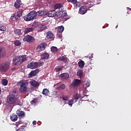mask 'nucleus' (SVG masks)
Masks as SVG:
<instances>
[{"mask_svg": "<svg viewBox=\"0 0 131 131\" xmlns=\"http://www.w3.org/2000/svg\"><path fill=\"white\" fill-rule=\"evenodd\" d=\"M19 98L18 92L13 90L7 97V103L10 104H15Z\"/></svg>", "mask_w": 131, "mask_h": 131, "instance_id": "f257e3e1", "label": "nucleus"}, {"mask_svg": "<svg viewBox=\"0 0 131 131\" xmlns=\"http://www.w3.org/2000/svg\"><path fill=\"white\" fill-rule=\"evenodd\" d=\"M26 60H27V55L15 56L13 59V63L14 66H20Z\"/></svg>", "mask_w": 131, "mask_h": 131, "instance_id": "f03ea898", "label": "nucleus"}, {"mask_svg": "<svg viewBox=\"0 0 131 131\" xmlns=\"http://www.w3.org/2000/svg\"><path fill=\"white\" fill-rule=\"evenodd\" d=\"M19 84H20L19 88V93L23 94H26L28 91L29 82L27 81L21 82L19 81L18 82L17 85L19 86Z\"/></svg>", "mask_w": 131, "mask_h": 131, "instance_id": "7ed1b4c3", "label": "nucleus"}, {"mask_svg": "<svg viewBox=\"0 0 131 131\" xmlns=\"http://www.w3.org/2000/svg\"><path fill=\"white\" fill-rule=\"evenodd\" d=\"M10 63L9 62H5V63H2L0 65V71L5 72L7 71L10 68Z\"/></svg>", "mask_w": 131, "mask_h": 131, "instance_id": "20e7f679", "label": "nucleus"}, {"mask_svg": "<svg viewBox=\"0 0 131 131\" xmlns=\"http://www.w3.org/2000/svg\"><path fill=\"white\" fill-rule=\"evenodd\" d=\"M47 29V27L46 25L39 24L36 27V30L39 33L44 31Z\"/></svg>", "mask_w": 131, "mask_h": 131, "instance_id": "39448f33", "label": "nucleus"}, {"mask_svg": "<svg viewBox=\"0 0 131 131\" xmlns=\"http://www.w3.org/2000/svg\"><path fill=\"white\" fill-rule=\"evenodd\" d=\"M47 43L42 42L40 43V45H39L38 47H37L36 50L37 51H38V52H40L45 50L46 48L47 47Z\"/></svg>", "mask_w": 131, "mask_h": 131, "instance_id": "423d86ee", "label": "nucleus"}, {"mask_svg": "<svg viewBox=\"0 0 131 131\" xmlns=\"http://www.w3.org/2000/svg\"><path fill=\"white\" fill-rule=\"evenodd\" d=\"M23 40L24 41H27L30 43L33 42L35 40L34 37L30 35H27V36H25Z\"/></svg>", "mask_w": 131, "mask_h": 131, "instance_id": "0eeeda50", "label": "nucleus"}, {"mask_svg": "<svg viewBox=\"0 0 131 131\" xmlns=\"http://www.w3.org/2000/svg\"><path fill=\"white\" fill-rule=\"evenodd\" d=\"M57 15V12L55 10H51L46 13V17H54Z\"/></svg>", "mask_w": 131, "mask_h": 131, "instance_id": "6e6552de", "label": "nucleus"}, {"mask_svg": "<svg viewBox=\"0 0 131 131\" xmlns=\"http://www.w3.org/2000/svg\"><path fill=\"white\" fill-rule=\"evenodd\" d=\"M16 116L18 117V118L21 119L25 117V112L21 111L20 110H17L16 112Z\"/></svg>", "mask_w": 131, "mask_h": 131, "instance_id": "1a4fd4ad", "label": "nucleus"}, {"mask_svg": "<svg viewBox=\"0 0 131 131\" xmlns=\"http://www.w3.org/2000/svg\"><path fill=\"white\" fill-rule=\"evenodd\" d=\"M27 68H29L31 69H34L35 68H37V63L36 62H32L28 64Z\"/></svg>", "mask_w": 131, "mask_h": 131, "instance_id": "9d476101", "label": "nucleus"}, {"mask_svg": "<svg viewBox=\"0 0 131 131\" xmlns=\"http://www.w3.org/2000/svg\"><path fill=\"white\" fill-rule=\"evenodd\" d=\"M81 82V80L76 79L73 80V82L71 83V86H78Z\"/></svg>", "mask_w": 131, "mask_h": 131, "instance_id": "9b49d317", "label": "nucleus"}, {"mask_svg": "<svg viewBox=\"0 0 131 131\" xmlns=\"http://www.w3.org/2000/svg\"><path fill=\"white\" fill-rule=\"evenodd\" d=\"M22 4L21 0H16L14 3V7L15 9H18Z\"/></svg>", "mask_w": 131, "mask_h": 131, "instance_id": "f8f14e48", "label": "nucleus"}, {"mask_svg": "<svg viewBox=\"0 0 131 131\" xmlns=\"http://www.w3.org/2000/svg\"><path fill=\"white\" fill-rule=\"evenodd\" d=\"M39 72V69H36L35 70L30 72L29 74V78H32L33 76H35L37 73Z\"/></svg>", "mask_w": 131, "mask_h": 131, "instance_id": "ddd939ff", "label": "nucleus"}, {"mask_svg": "<svg viewBox=\"0 0 131 131\" xmlns=\"http://www.w3.org/2000/svg\"><path fill=\"white\" fill-rule=\"evenodd\" d=\"M87 11L88 10H86V8L84 6H81L79 9V13L81 15H84Z\"/></svg>", "mask_w": 131, "mask_h": 131, "instance_id": "4468645a", "label": "nucleus"}, {"mask_svg": "<svg viewBox=\"0 0 131 131\" xmlns=\"http://www.w3.org/2000/svg\"><path fill=\"white\" fill-rule=\"evenodd\" d=\"M58 60L59 61L64 62V63H68V62L69 61V58H67V57L65 55L61 56L60 57H59Z\"/></svg>", "mask_w": 131, "mask_h": 131, "instance_id": "2eb2a0df", "label": "nucleus"}, {"mask_svg": "<svg viewBox=\"0 0 131 131\" xmlns=\"http://www.w3.org/2000/svg\"><path fill=\"white\" fill-rule=\"evenodd\" d=\"M30 84L33 88H37L39 86L38 82H36L35 80H33L30 81Z\"/></svg>", "mask_w": 131, "mask_h": 131, "instance_id": "dca6fc26", "label": "nucleus"}, {"mask_svg": "<svg viewBox=\"0 0 131 131\" xmlns=\"http://www.w3.org/2000/svg\"><path fill=\"white\" fill-rule=\"evenodd\" d=\"M50 57V54L47 53H42L41 55V60H48Z\"/></svg>", "mask_w": 131, "mask_h": 131, "instance_id": "f3484780", "label": "nucleus"}, {"mask_svg": "<svg viewBox=\"0 0 131 131\" xmlns=\"http://www.w3.org/2000/svg\"><path fill=\"white\" fill-rule=\"evenodd\" d=\"M59 76L62 78V79H64L65 80H68L69 79L70 75L69 73H65L62 74H60Z\"/></svg>", "mask_w": 131, "mask_h": 131, "instance_id": "a211bd4d", "label": "nucleus"}, {"mask_svg": "<svg viewBox=\"0 0 131 131\" xmlns=\"http://www.w3.org/2000/svg\"><path fill=\"white\" fill-rule=\"evenodd\" d=\"M11 19L12 20H13L14 21H17L18 22L20 20V17H19L18 16H16V14H13L11 17Z\"/></svg>", "mask_w": 131, "mask_h": 131, "instance_id": "6ab92c4d", "label": "nucleus"}, {"mask_svg": "<svg viewBox=\"0 0 131 131\" xmlns=\"http://www.w3.org/2000/svg\"><path fill=\"white\" fill-rule=\"evenodd\" d=\"M24 19L25 20L29 21L30 20L34 19V18L28 13L26 16H24Z\"/></svg>", "mask_w": 131, "mask_h": 131, "instance_id": "aec40b11", "label": "nucleus"}, {"mask_svg": "<svg viewBox=\"0 0 131 131\" xmlns=\"http://www.w3.org/2000/svg\"><path fill=\"white\" fill-rule=\"evenodd\" d=\"M24 19L25 20L29 21L30 20L34 19V18L28 13L26 16H24Z\"/></svg>", "mask_w": 131, "mask_h": 131, "instance_id": "412c9836", "label": "nucleus"}, {"mask_svg": "<svg viewBox=\"0 0 131 131\" xmlns=\"http://www.w3.org/2000/svg\"><path fill=\"white\" fill-rule=\"evenodd\" d=\"M29 14L30 15V16H32V17H33L34 19H35L37 18V12L34 10L31 11L29 13Z\"/></svg>", "mask_w": 131, "mask_h": 131, "instance_id": "4be33fe9", "label": "nucleus"}, {"mask_svg": "<svg viewBox=\"0 0 131 131\" xmlns=\"http://www.w3.org/2000/svg\"><path fill=\"white\" fill-rule=\"evenodd\" d=\"M10 120H11V121H13V122L16 121L17 120H18V116H17V115L15 114H12L10 116Z\"/></svg>", "mask_w": 131, "mask_h": 131, "instance_id": "5701e85b", "label": "nucleus"}, {"mask_svg": "<svg viewBox=\"0 0 131 131\" xmlns=\"http://www.w3.org/2000/svg\"><path fill=\"white\" fill-rule=\"evenodd\" d=\"M37 13L38 14L39 16H42L44 18L46 17V12H44L43 10H39L38 12H37Z\"/></svg>", "mask_w": 131, "mask_h": 131, "instance_id": "b1692460", "label": "nucleus"}, {"mask_svg": "<svg viewBox=\"0 0 131 131\" xmlns=\"http://www.w3.org/2000/svg\"><path fill=\"white\" fill-rule=\"evenodd\" d=\"M54 36V34L52 32H48L46 33V37L48 39H52Z\"/></svg>", "mask_w": 131, "mask_h": 131, "instance_id": "393cba45", "label": "nucleus"}, {"mask_svg": "<svg viewBox=\"0 0 131 131\" xmlns=\"http://www.w3.org/2000/svg\"><path fill=\"white\" fill-rule=\"evenodd\" d=\"M32 31H34V29L32 28L27 27L25 28L24 33L27 34V33H29V32H32Z\"/></svg>", "mask_w": 131, "mask_h": 131, "instance_id": "a878e982", "label": "nucleus"}, {"mask_svg": "<svg viewBox=\"0 0 131 131\" xmlns=\"http://www.w3.org/2000/svg\"><path fill=\"white\" fill-rule=\"evenodd\" d=\"M14 33L17 36L21 35L22 34L21 30L19 29H16L14 30Z\"/></svg>", "mask_w": 131, "mask_h": 131, "instance_id": "bb28decb", "label": "nucleus"}, {"mask_svg": "<svg viewBox=\"0 0 131 131\" xmlns=\"http://www.w3.org/2000/svg\"><path fill=\"white\" fill-rule=\"evenodd\" d=\"M79 98V95L78 94H76V95H74V98L71 100H73L74 102L76 103L78 101Z\"/></svg>", "mask_w": 131, "mask_h": 131, "instance_id": "cd10ccee", "label": "nucleus"}, {"mask_svg": "<svg viewBox=\"0 0 131 131\" xmlns=\"http://www.w3.org/2000/svg\"><path fill=\"white\" fill-rule=\"evenodd\" d=\"M78 65L80 68H83L85 65L84 61L81 60L80 61H79V62H78Z\"/></svg>", "mask_w": 131, "mask_h": 131, "instance_id": "c85d7f7f", "label": "nucleus"}, {"mask_svg": "<svg viewBox=\"0 0 131 131\" xmlns=\"http://www.w3.org/2000/svg\"><path fill=\"white\" fill-rule=\"evenodd\" d=\"M63 7L62 4L61 3H57L54 5V8L55 9H60L61 8Z\"/></svg>", "mask_w": 131, "mask_h": 131, "instance_id": "c756f323", "label": "nucleus"}, {"mask_svg": "<svg viewBox=\"0 0 131 131\" xmlns=\"http://www.w3.org/2000/svg\"><path fill=\"white\" fill-rule=\"evenodd\" d=\"M23 11L24 10L23 9H20L19 11H18L17 14H16V16H17L18 17H21L22 16Z\"/></svg>", "mask_w": 131, "mask_h": 131, "instance_id": "7c9ffc66", "label": "nucleus"}, {"mask_svg": "<svg viewBox=\"0 0 131 131\" xmlns=\"http://www.w3.org/2000/svg\"><path fill=\"white\" fill-rule=\"evenodd\" d=\"M63 31H64V27L62 26L60 27H58L57 31L59 33H62Z\"/></svg>", "mask_w": 131, "mask_h": 131, "instance_id": "2f4dec72", "label": "nucleus"}, {"mask_svg": "<svg viewBox=\"0 0 131 131\" xmlns=\"http://www.w3.org/2000/svg\"><path fill=\"white\" fill-rule=\"evenodd\" d=\"M49 92V91L47 89H45L44 90H43L42 93L45 96H48Z\"/></svg>", "mask_w": 131, "mask_h": 131, "instance_id": "473e14b6", "label": "nucleus"}, {"mask_svg": "<svg viewBox=\"0 0 131 131\" xmlns=\"http://www.w3.org/2000/svg\"><path fill=\"white\" fill-rule=\"evenodd\" d=\"M51 52L56 53L58 51V49L56 47H52L51 49Z\"/></svg>", "mask_w": 131, "mask_h": 131, "instance_id": "72a5a7b5", "label": "nucleus"}, {"mask_svg": "<svg viewBox=\"0 0 131 131\" xmlns=\"http://www.w3.org/2000/svg\"><path fill=\"white\" fill-rule=\"evenodd\" d=\"M36 62L37 64V68L43 66V64H44V62L43 61H40V62L36 61Z\"/></svg>", "mask_w": 131, "mask_h": 131, "instance_id": "f704fd0d", "label": "nucleus"}, {"mask_svg": "<svg viewBox=\"0 0 131 131\" xmlns=\"http://www.w3.org/2000/svg\"><path fill=\"white\" fill-rule=\"evenodd\" d=\"M61 99H62V100L67 101L69 100V97L67 95H62Z\"/></svg>", "mask_w": 131, "mask_h": 131, "instance_id": "c9c22d12", "label": "nucleus"}, {"mask_svg": "<svg viewBox=\"0 0 131 131\" xmlns=\"http://www.w3.org/2000/svg\"><path fill=\"white\" fill-rule=\"evenodd\" d=\"M74 103V102L72 100H68V103L64 102V103L65 104H68L69 105H72Z\"/></svg>", "mask_w": 131, "mask_h": 131, "instance_id": "e433bc0d", "label": "nucleus"}, {"mask_svg": "<svg viewBox=\"0 0 131 131\" xmlns=\"http://www.w3.org/2000/svg\"><path fill=\"white\" fill-rule=\"evenodd\" d=\"M83 75V72L82 70H78L77 73V76L81 77Z\"/></svg>", "mask_w": 131, "mask_h": 131, "instance_id": "4c0bfd02", "label": "nucleus"}, {"mask_svg": "<svg viewBox=\"0 0 131 131\" xmlns=\"http://www.w3.org/2000/svg\"><path fill=\"white\" fill-rule=\"evenodd\" d=\"M2 83L4 86H6L8 84V81L7 80L4 79L2 80Z\"/></svg>", "mask_w": 131, "mask_h": 131, "instance_id": "58836bf2", "label": "nucleus"}, {"mask_svg": "<svg viewBox=\"0 0 131 131\" xmlns=\"http://www.w3.org/2000/svg\"><path fill=\"white\" fill-rule=\"evenodd\" d=\"M66 88V84H62V85H61L60 86H59V88H58V90H64Z\"/></svg>", "mask_w": 131, "mask_h": 131, "instance_id": "ea45409f", "label": "nucleus"}, {"mask_svg": "<svg viewBox=\"0 0 131 131\" xmlns=\"http://www.w3.org/2000/svg\"><path fill=\"white\" fill-rule=\"evenodd\" d=\"M14 45L16 47H19L21 45V42H20L19 40H16L14 41Z\"/></svg>", "mask_w": 131, "mask_h": 131, "instance_id": "a19ab883", "label": "nucleus"}, {"mask_svg": "<svg viewBox=\"0 0 131 131\" xmlns=\"http://www.w3.org/2000/svg\"><path fill=\"white\" fill-rule=\"evenodd\" d=\"M62 67L60 68L59 67H57L55 68V70L56 73L59 72V71H62Z\"/></svg>", "mask_w": 131, "mask_h": 131, "instance_id": "79ce46f5", "label": "nucleus"}, {"mask_svg": "<svg viewBox=\"0 0 131 131\" xmlns=\"http://www.w3.org/2000/svg\"><path fill=\"white\" fill-rule=\"evenodd\" d=\"M6 27H4L2 25H0V31H5L6 30Z\"/></svg>", "mask_w": 131, "mask_h": 131, "instance_id": "37998d69", "label": "nucleus"}, {"mask_svg": "<svg viewBox=\"0 0 131 131\" xmlns=\"http://www.w3.org/2000/svg\"><path fill=\"white\" fill-rule=\"evenodd\" d=\"M37 98H34L33 100L32 101H31V103L32 104H36L37 103Z\"/></svg>", "mask_w": 131, "mask_h": 131, "instance_id": "c03bdc74", "label": "nucleus"}, {"mask_svg": "<svg viewBox=\"0 0 131 131\" xmlns=\"http://www.w3.org/2000/svg\"><path fill=\"white\" fill-rule=\"evenodd\" d=\"M85 5L86 7H88V8H90L92 7V5H91V3L89 2V3H85Z\"/></svg>", "mask_w": 131, "mask_h": 131, "instance_id": "a18cd8bd", "label": "nucleus"}, {"mask_svg": "<svg viewBox=\"0 0 131 131\" xmlns=\"http://www.w3.org/2000/svg\"><path fill=\"white\" fill-rule=\"evenodd\" d=\"M74 4H75V6H76L77 8L79 7L80 6V3L76 2V3H74Z\"/></svg>", "mask_w": 131, "mask_h": 131, "instance_id": "49530a36", "label": "nucleus"}, {"mask_svg": "<svg viewBox=\"0 0 131 131\" xmlns=\"http://www.w3.org/2000/svg\"><path fill=\"white\" fill-rule=\"evenodd\" d=\"M86 59L88 60H91V59L93 58V56L92 55H88L87 56H86Z\"/></svg>", "mask_w": 131, "mask_h": 131, "instance_id": "de8ad7c7", "label": "nucleus"}, {"mask_svg": "<svg viewBox=\"0 0 131 131\" xmlns=\"http://www.w3.org/2000/svg\"><path fill=\"white\" fill-rule=\"evenodd\" d=\"M68 2L72 3H76L77 2V0H67Z\"/></svg>", "mask_w": 131, "mask_h": 131, "instance_id": "09e8293b", "label": "nucleus"}, {"mask_svg": "<svg viewBox=\"0 0 131 131\" xmlns=\"http://www.w3.org/2000/svg\"><path fill=\"white\" fill-rule=\"evenodd\" d=\"M16 131H25V128H18Z\"/></svg>", "mask_w": 131, "mask_h": 131, "instance_id": "8fccbe9b", "label": "nucleus"}, {"mask_svg": "<svg viewBox=\"0 0 131 131\" xmlns=\"http://www.w3.org/2000/svg\"><path fill=\"white\" fill-rule=\"evenodd\" d=\"M86 86L89 88V86H91V82H86Z\"/></svg>", "mask_w": 131, "mask_h": 131, "instance_id": "3c124183", "label": "nucleus"}, {"mask_svg": "<svg viewBox=\"0 0 131 131\" xmlns=\"http://www.w3.org/2000/svg\"><path fill=\"white\" fill-rule=\"evenodd\" d=\"M32 124H33V125H36V124H37V122H36V121H33L32 122Z\"/></svg>", "mask_w": 131, "mask_h": 131, "instance_id": "603ef678", "label": "nucleus"}, {"mask_svg": "<svg viewBox=\"0 0 131 131\" xmlns=\"http://www.w3.org/2000/svg\"><path fill=\"white\" fill-rule=\"evenodd\" d=\"M12 71H15V68H13L11 69Z\"/></svg>", "mask_w": 131, "mask_h": 131, "instance_id": "864d4df0", "label": "nucleus"}, {"mask_svg": "<svg viewBox=\"0 0 131 131\" xmlns=\"http://www.w3.org/2000/svg\"><path fill=\"white\" fill-rule=\"evenodd\" d=\"M67 13L64 12V13L63 16H67Z\"/></svg>", "mask_w": 131, "mask_h": 131, "instance_id": "5fc2aeb1", "label": "nucleus"}, {"mask_svg": "<svg viewBox=\"0 0 131 131\" xmlns=\"http://www.w3.org/2000/svg\"><path fill=\"white\" fill-rule=\"evenodd\" d=\"M2 104V101L0 100V105Z\"/></svg>", "mask_w": 131, "mask_h": 131, "instance_id": "6e6d98bb", "label": "nucleus"}, {"mask_svg": "<svg viewBox=\"0 0 131 131\" xmlns=\"http://www.w3.org/2000/svg\"><path fill=\"white\" fill-rule=\"evenodd\" d=\"M2 92V90H1V87H0V93H1Z\"/></svg>", "mask_w": 131, "mask_h": 131, "instance_id": "4d7b16f0", "label": "nucleus"}, {"mask_svg": "<svg viewBox=\"0 0 131 131\" xmlns=\"http://www.w3.org/2000/svg\"><path fill=\"white\" fill-rule=\"evenodd\" d=\"M117 27H118V26H116V28H117Z\"/></svg>", "mask_w": 131, "mask_h": 131, "instance_id": "13d9d810", "label": "nucleus"}, {"mask_svg": "<svg viewBox=\"0 0 131 131\" xmlns=\"http://www.w3.org/2000/svg\"><path fill=\"white\" fill-rule=\"evenodd\" d=\"M46 1H48V2L49 1V0H46Z\"/></svg>", "mask_w": 131, "mask_h": 131, "instance_id": "bf43d9fd", "label": "nucleus"}, {"mask_svg": "<svg viewBox=\"0 0 131 131\" xmlns=\"http://www.w3.org/2000/svg\"><path fill=\"white\" fill-rule=\"evenodd\" d=\"M1 56H0V60H1Z\"/></svg>", "mask_w": 131, "mask_h": 131, "instance_id": "052dcab7", "label": "nucleus"}, {"mask_svg": "<svg viewBox=\"0 0 131 131\" xmlns=\"http://www.w3.org/2000/svg\"><path fill=\"white\" fill-rule=\"evenodd\" d=\"M1 93H0V95H1Z\"/></svg>", "mask_w": 131, "mask_h": 131, "instance_id": "680f3d73", "label": "nucleus"}]
</instances>
